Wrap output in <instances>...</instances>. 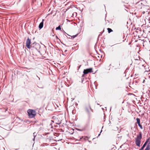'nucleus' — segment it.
I'll return each instance as SVG.
<instances>
[{"label": "nucleus", "mask_w": 150, "mask_h": 150, "mask_svg": "<svg viewBox=\"0 0 150 150\" xmlns=\"http://www.w3.org/2000/svg\"><path fill=\"white\" fill-rule=\"evenodd\" d=\"M147 143V142H146L144 144L143 146L140 149V150H142L145 147L146 145V144Z\"/></svg>", "instance_id": "7"}, {"label": "nucleus", "mask_w": 150, "mask_h": 150, "mask_svg": "<svg viewBox=\"0 0 150 150\" xmlns=\"http://www.w3.org/2000/svg\"><path fill=\"white\" fill-rule=\"evenodd\" d=\"M77 35H73V36H72V38H74Z\"/></svg>", "instance_id": "12"}, {"label": "nucleus", "mask_w": 150, "mask_h": 150, "mask_svg": "<svg viewBox=\"0 0 150 150\" xmlns=\"http://www.w3.org/2000/svg\"><path fill=\"white\" fill-rule=\"evenodd\" d=\"M142 138V134L141 132L139 133V135H137V137L135 140V142L136 145L139 147L140 146L141 139Z\"/></svg>", "instance_id": "1"}, {"label": "nucleus", "mask_w": 150, "mask_h": 150, "mask_svg": "<svg viewBox=\"0 0 150 150\" xmlns=\"http://www.w3.org/2000/svg\"><path fill=\"white\" fill-rule=\"evenodd\" d=\"M137 123L138 126H139L140 129H143L142 126L140 124V120L139 118H136Z\"/></svg>", "instance_id": "5"}, {"label": "nucleus", "mask_w": 150, "mask_h": 150, "mask_svg": "<svg viewBox=\"0 0 150 150\" xmlns=\"http://www.w3.org/2000/svg\"><path fill=\"white\" fill-rule=\"evenodd\" d=\"M27 112L29 117L30 118L34 117L36 115V112L35 111L29 109L28 110Z\"/></svg>", "instance_id": "2"}, {"label": "nucleus", "mask_w": 150, "mask_h": 150, "mask_svg": "<svg viewBox=\"0 0 150 150\" xmlns=\"http://www.w3.org/2000/svg\"><path fill=\"white\" fill-rule=\"evenodd\" d=\"M80 67H81V66H80L79 67V68H80Z\"/></svg>", "instance_id": "17"}, {"label": "nucleus", "mask_w": 150, "mask_h": 150, "mask_svg": "<svg viewBox=\"0 0 150 150\" xmlns=\"http://www.w3.org/2000/svg\"><path fill=\"white\" fill-rule=\"evenodd\" d=\"M52 122H54V121H52Z\"/></svg>", "instance_id": "19"}, {"label": "nucleus", "mask_w": 150, "mask_h": 150, "mask_svg": "<svg viewBox=\"0 0 150 150\" xmlns=\"http://www.w3.org/2000/svg\"><path fill=\"white\" fill-rule=\"evenodd\" d=\"M104 117V118H105V116H104V117Z\"/></svg>", "instance_id": "21"}, {"label": "nucleus", "mask_w": 150, "mask_h": 150, "mask_svg": "<svg viewBox=\"0 0 150 150\" xmlns=\"http://www.w3.org/2000/svg\"><path fill=\"white\" fill-rule=\"evenodd\" d=\"M76 13V14H77V13H76V12H75V13Z\"/></svg>", "instance_id": "16"}, {"label": "nucleus", "mask_w": 150, "mask_h": 150, "mask_svg": "<svg viewBox=\"0 0 150 150\" xmlns=\"http://www.w3.org/2000/svg\"><path fill=\"white\" fill-rule=\"evenodd\" d=\"M15 149L16 150H18V149Z\"/></svg>", "instance_id": "20"}, {"label": "nucleus", "mask_w": 150, "mask_h": 150, "mask_svg": "<svg viewBox=\"0 0 150 150\" xmlns=\"http://www.w3.org/2000/svg\"><path fill=\"white\" fill-rule=\"evenodd\" d=\"M97 105H100V106H101L102 105V104L101 105H100V104H99L98 103H97Z\"/></svg>", "instance_id": "14"}, {"label": "nucleus", "mask_w": 150, "mask_h": 150, "mask_svg": "<svg viewBox=\"0 0 150 150\" xmlns=\"http://www.w3.org/2000/svg\"><path fill=\"white\" fill-rule=\"evenodd\" d=\"M103 128V126L102 127V129ZM102 129H101V131L100 132V134H98V136H99V135H100V133H101L102 132Z\"/></svg>", "instance_id": "11"}, {"label": "nucleus", "mask_w": 150, "mask_h": 150, "mask_svg": "<svg viewBox=\"0 0 150 150\" xmlns=\"http://www.w3.org/2000/svg\"><path fill=\"white\" fill-rule=\"evenodd\" d=\"M150 144V142H149L148 145L146 146V148H145V150H150V146L149 145Z\"/></svg>", "instance_id": "8"}, {"label": "nucleus", "mask_w": 150, "mask_h": 150, "mask_svg": "<svg viewBox=\"0 0 150 150\" xmlns=\"http://www.w3.org/2000/svg\"><path fill=\"white\" fill-rule=\"evenodd\" d=\"M102 109L103 110V108H102Z\"/></svg>", "instance_id": "18"}, {"label": "nucleus", "mask_w": 150, "mask_h": 150, "mask_svg": "<svg viewBox=\"0 0 150 150\" xmlns=\"http://www.w3.org/2000/svg\"><path fill=\"white\" fill-rule=\"evenodd\" d=\"M31 43L30 39L28 38L26 41V46L28 49L30 48V45Z\"/></svg>", "instance_id": "4"}, {"label": "nucleus", "mask_w": 150, "mask_h": 150, "mask_svg": "<svg viewBox=\"0 0 150 150\" xmlns=\"http://www.w3.org/2000/svg\"><path fill=\"white\" fill-rule=\"evenodd\" d=\"M92 72V68H90L86 69H84L83 71L84 74L82 75V77H83L84 76V74H87L88 73L91 72Z\"/></svg>", "instance_id": "3"}, {"label": "nucleus", "mask_w": 150, "mask_h": 150, "mask_svg": "<svg viewBox=\"0 0 150 150\" xmlns=\"http://www.w3.org/2000/svg\"><path fill=\"white\" fill-rule=\"evenodd\" d=\"M61 29V27H60V26H58V27H57L56 28V30H60Z\"/></svg>", "instance_id": "10"}, {"label": "nucleus", "mask_w": 150, "mask_h": 150, "mask_svg": "<svg viewBox=\"0 0 150 150\" xmlns=\"http://www.w3.org/2000/svg\"><path fill=\"white\" fill-rule=\"evenodd\" d=\"M107 30L109 33H110L113 31L112 29L109 28H107Z\"/></svg>", "instance_id": "9"}, {"label": "nucleus", "mask_w": 150, "mask_h": 150, "mask_svg": "<svg viewBox=\"0 0 150 150\" xmlns=\"http://www.w3.org/2000/svg\"><path fill=\"white\" fill-rule=\"evenodd\" d=\"M44 19H42V21L41 22L39 25V28L40 29H41V28H42L43 27V22H44Z\"/></svg>", "instance_id": "6"}, {"label": "nucleus", "mask_w": 150, "mask_h": 150, "mask_svg": "<svg viewBox=\"0 0 150 150\" xmlns=\"http://www.w3.org/2000/svg\"><path fill=\"white\" fill-rule=\"evenodd\" d=\"M34 134H35V133H33V134H34V138L33 139V141H34L35 140V135H34Z\"/></svg>", "instance_id": "13"}, {"label": "nucleus", "mask_w": 150, "mask_h": 150, "mask_svg": "<svg viewBox=\"0 0 150 150\" xmlns=\"http://www.w3.org/2000/svg\"><path fill=\"white\" fill-rule=\"evenodd\" d=\"M149 138L146 141V142H148L149 141Z\"/></svg>", "instance_id": "15"}]
</instances>
